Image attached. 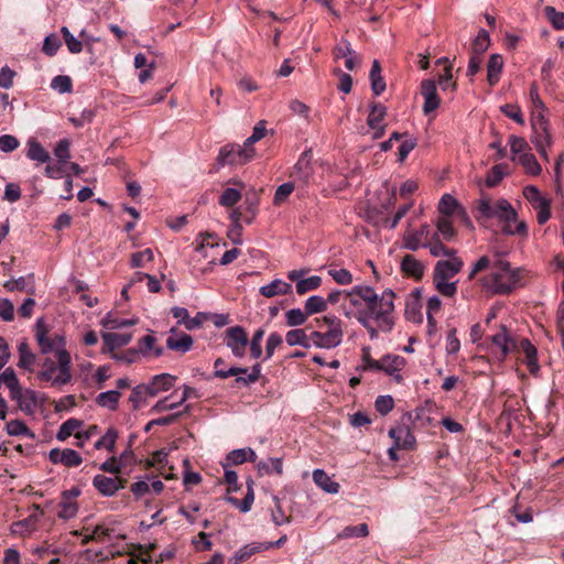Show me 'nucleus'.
<instances>
[{"label": "nucleus", "instance_id": "obj_16", "mask_svg": "<svg viewBox=\"0 0 564 564\" xmlns=\"http://www.w3.org/2000/svg\"><path fill=\"white\" fill-rule=\"evenodd\" d=\"M424 248L430 249V253L433 257H454L456 254L455 249H449L443 245L437 232H426Z\"/></svg>", "mask_w": 564, "mask_h": 564}, {"label": "nucleus", "instance_id": "obj_62", "mask_svg": "<svg viewBox=\"0 0 564 564\" xmlns=\"http://www.w3.org/2000/svg\"><path fill=\"white\" fill-rule=\"evenodd\" d=\"M153 251L150 248H147L140 252H135L131 254L130 264L132 268H142L145 262L153 261Z\"/></svg>", "mask_w": 564, "mask_h": 564}, {"label": "nucleus", "instance_id": "obj_27", "mask_svg": "<svg viewBox=\"0 0 564 564\" xmlns=\"http://www.w3.org/2000/svg\"><path fill=\"white\" fill-rule=\"evenodd\" d=\"M426 232H431L427 225H422L420 230L408 232L404 237V247L412 251L424 247Z\"/></svg>", "mask_w": 564, "mask_h": 564}, {"label": "nucleus", "instance_id": "obj_18", "mask_svg": "<svg viewBox=\"0 0 564 564\" xmlns=\"http://www.w3.org/2000/svg\"><path fill=\"white\" fill-rule=\"evenodd\" d=\"M176 381V377L170 373L156 375L151 379L148 386L150 390V397H154L162 391L170 390Z\"/></svg>", "mask_w": 564, "mask_h": 564}, {"label": "nucleus", "instance_id": "obj_32", "mask_svg": "<svg viewBox=\"0 0 564 564\" xmlns=\"http://www.w3.org/2000/svg\"><path fill=\"white\" fill-rule=\"evenodd\" d=\"M34 275L29 274L28 276H20L19 279L7 281L3 286L10 291H26L33 293Z\"/></svg>", "mask_w": 564, "mask_h": 564}, {"label": "nucleus", "instance_id": "obj_52", "mask_svg": "<svg viewBox=\"0 0 564 564\" xmlns=\"http://www.w3.org/2000/svg\"><path fill=\"white\" fill-rule=\"evenodd\" d=\"M437 234L446 241H451L455 237V229L449 217H440L436 223Z\"/></svg>", "mask_w": 564, "mask_h": 564}, {"label": "nucleus", "instance_id": "obj_35", "mask_svg": "<svg viewBox=\"0 0 564 564\" xmlns=\"http://www.w3.org/2000/svg\"><path fill=\"white\" fill-rule=\"evenodd\" d=\"M490 46L489 33L485 29H480L478 35L471 43L470 54L481 56Z\"/></svg>", "mask_w": 564, "mask_h": 564}, {"label": "nucleus", "instance_id": "obj_61", "mask_svg": "<svg viewBox=\"0 0 564 564\" xmlns=\"http://www.w3.org/2000/svg\"><path fill=\"white\" fill-rule=\"evenodd\" d=\"M51 87L61 94L70 93L73 90V82L69 76L57 75L52 79Z\"/></svg>", "mask_w": 564, "mask_h": 564}, {"label": "nucleus", "instance_id": "obj_54", "mask_svg": "<svg viewBox=\"0 0 564 564\" xmlns=\"http://www.w3.org/2000/svg\"><path fill=\"white\" fill-rule=\"evenodd\" d=\"M520 164L525 171L532 175H538L541 172V166L538 163L535 156L531 152L522 153L519 156Z\"/></svg>", "mask_w": 564, "mask_h": 564}, {"label": "nucleus", "instance_id": "obj_34", "mask_svg": "<svg viewBox=\"0 0 564 564\" xmlns=\"http://www.w3.org/2000/svg\"><path fill=\"white\" fill-rule=\"evenodd\" d=\"M225 360L223 358H217L214 362L215 372L214 376L217 378L226 379L232 376L245 375L248 371V368L242 367H230L225 369Z\"/></svg>", "mask_w": 564, "mask_h": 564}, {"label": "nucleus", "instance_id": "obj_50", "mask_svg": "<svg viewBox=\"0 0 564 564\" xmlns=\"http://www.w3.org/2000/svg\"><path fill=\"white\" fill-rule=\"evenodd\" d=\"M117 437H118V432L116 429L113 427H109L106 432V434L100 437L96 443H95V448L96 449H101V448H106L108 449L109 452H112L113 448H115V445H116V441H117Z\"/></svg>", "mask_w": 564, "mask_h": 564}, {"label": "nucleus", "instance_id": "obj_2", "mask_svg": "<svg viewBox=\"0 0 564 564\" xmlns=\"http://www.w3.org/2000/svg\"><path fill=\"white\" fill-rule=\"evenodd\" d=\"M486 269H490V273L482 278V285L494 293L508 294L517 288L521 280L519 269H511L510 263L500 258L491 262L487 256H482L478 259L468 279L473 280L478 272Z\"/></svg>", "mask_w": 564, "mask_h": 564}, {"label": "nucleus", "instance_id": "obj_5", "mask_svg": "<svg viewBox=\"0 0 564 564\" xmlns=\"http://www.w3.org/2000/svg\"><path fill=\"white\" fill-rule=\"evenodd\" d=\"M464 262L458 257L440 260L434 267L433 282L436 290L444 296L453 297L457 292V282H449L463 268Z\"/></svg>", "mask_w": 564, "mask_h": 564}, {"label": "nucleus", "instance_id": "obj_10", "mask_svg": "<svg viewBox=\"0 0 564 564\" xmlns=\"http://www.w3.org/2000/svg\"><path fill=\"white\" fill-rule=\"evenodd\" d=\"M343 335V329L314 330L310 335V340L317 348L332 349L340 345Z\"/></svg>", "mask_w": 564, "mask_h": 564}, {"label": "nucleus", "instance_id": "obj_37", "mask_svg": "<svg viewBox=\"0 0 564 564\" xmlns=\"http://www.w3.org/2000/svg\"><path fill=\"white\" fill-rule=\"evenodd\" d=\"M225 500L235 506L236 508H238L241 512H248L250 511L254 501L253 487L249 486L247 494L242 500H239L238 498L232 496H227Z\"/></svg>", "mask_w": 564, "mask_h": 564}, {"label": "nucleus", "instance_id": "obj_3", "mask_svg": "<svg viewBox=\"0 0 564 564\" xmlns=\"http://www.w3.org/2000/svg\"><path fill=\"white\" fill-rule=\"evenodd\" d=\"M475 218L487 226V221L497 218L502 223V231L507 235H527L528 227L524 221L517 220V213L506 199L492 202L489 197H482L477 202Z\"/></svg>", "mask_w": 564, "mask_h": 564}, {"label": "nucleus", "instance_id": "obj_17", "mask_svg": "<svg viewBox=\"0 0 564 564\" xmlns=\"http://www.w3.org/2000/svg\"><path fill=\"white\" fill-rule=\"evenodd\" d=\"M405 366V359L401 356L387 355L381 358L380 370L387 375L392 376L397 382L402 381V376L399 371Z\"/></svg>", "mask_w": 564, "mask_h": 564}, {"label": "nucleus", "instance_id": "obj_29", "mask_svg": "<svg viewBox=\"0 0 564 564\" xmlns=\"http://www.w3.org/2000/svg\"><path fill=\"white\" fill-rule=\"evenodd\" d=\"M389 435L395 441L398 447L409 449L415 444V438L408 427L392 429Z\"/></svg>", "mask_w": 564, "mask_h": 564}, {"label": "nucleus", "instance_id": "obj_63", "mask_svg": "<svg viewBox=\"0 0 564 564\" xmlns=\"http://www.w3.org/2000/svg\"><path fill=\"white\" fill-rule=\"evenodd\" d=\"M445 349L448 355H456L460 349V340L457 337V329L455 327H451L447 330Z\"/></svg>", "mask_w": 564, "mask_h": 564}, {"label": "nucleus", "instance_id": "obj_51", "mask_svg": "<svg viewBox=\"0 0 564 564\" xmlns=\"http://www.w3.org/2000/svg\"><path fill=\"white\" fill-rule=\"evenodd\" d=\"M138 319L135 318H120L116 316L108 315L102 321L104 327L108 329H119L123 327H129L135 325Z\"/></svg>", "mask_w": 564, "mask_h": 564}, {"label": "nucleus", "instance_id": "obj_64", "mask_svg": "<svg viewBox=\"0 0 564 564\" xmlns=\"http://www.w3.org/2000/svg\"><path fill=\"white\" fill-rule=\"evenodd\" d=\"M241 198V194L236 188H226L219 197V204L225 207H232Z\"/></svg>", "mask_w": 564, "mask_h": 564}, {"label": "nucleus", "instance_id": "obj_46", "mask_svg": "<svg viewBox=\"0 0 564 564\" xmlns=\"http://www.w3.org/2000/svg\"><path fill=\"white\" fill-rule=\"evenodd\" d=\"M156 343V338L152 335H147L139 340V352L142 355L149 354L153 350L155 357H160L163 355L164 350L162 347H154Z\"/></svg>", "mask_w": 564, "mask_h": 564}, {"label": "nucleus", "instance_id": "obj_28", "mask_svg": "<svg viewBox=\"0 0 564 564\" xmlns=\"http://www.w3.org/2000/svg\"><path fill=\"white\" fill-rule=\"evenodd\" d=\"M18 352H19V362L18 367L26 370V371H33V366L36 361V356L33 354L30 349V346L26 340H22L18 345Z\"/></svg>", "mask_w": 564, "mask_h": 564}, {"label": "nucleus", "instance_id": "obj_22", "mask_svg": "<svg viewBox=\"0 0 564 564\" xmlns=\"http://www.w3.org/2000/svg\"><path fill=\"white\" fill-rule=\"evenodd\" d=\"M491 341L500 348L501 359H505L514 348V340L508 335L507 328L501 325L500 332L491 337Z\"/></svg>", "mask_w": 564, "mask_h": 564}, {"label": "nucleus", "instance_id": "obj_60", "mask_svg": "<svg viewBox=\"0 0 564 564\" xmlns=\"http://www.w3.org/2000/svg\"><path fill=\"white\" fill-rule=\"evenodd\" d=\"M54 154L57 158V161L63 164H67L68 159L70 158V142L68 139L59 140L55 148Z\"/></svg>", "mask_w": 564, "mask_h": 564}, {"label": "nucleus", "instance_id": "obj_12", "mask_svg": "<svg viewBox=\"0 0 564 564\" xmlns=\"http://www.w3.org/2000/svg\"><path fill=\"white\" fill-rule=\"evenodd\" d=\"M421 95L424 98L423 112L425 115H430L440 107L441 98L437 95L436 84L433 79L421 82Z\"/></svg>", "mask_w": 564, "mask_h": 564}, {"label": "nucleus", "instance_id": "obj_13", "mask_svg": "<svg viewBox=\"0 0 564 564\" xmlns=\"http://www.w3.org/2000/svg\"><path fill=\"white\" fill-rule=\"evenodd\" d=\"M11 400L15 401L18 408L26 415L33 414L40 404L39 393L31 389H23L21 386L19 387L17 397L11 398Z\"/></svg>", "mask_w": 564, "mask_h": 564}, {"label": "nucleus", "instance_id": "obj_26", "mask_svg": "<svg viewBox=\"0 0 564 564\" xmlns=\"http://www.w3.org/2000/svg\"><path fill=\"white\" fill-rule=\"evenodd\" d=\"M502 67H503L502 56L499 54L490 55L488 64H487V82L491 87L495 86L499 82L500 74L502 72Z\"/></svg>", "mask_w": 564, "mask_h": 564}, {"label": "nucleus", "instance_id": "obj_55", "mask_svg": "<svg viewBox=\"0 0 564 564\" xmlns=\"http://www.w3.org/2000/svg\"><path fill=\"white\" fill-rule=\"evenodd\" d=\"M257 467L261 475H268L271 474L272 471H275L278 475H281L283 470L281 458H269L267 462L258 463Z\"/></svg>", "mask_w": 564, "mask_h": 564}, {"label": "nucleus", "instance_id": "obj_6", "mask_svg": "<svg viewBox=\"0 0 564 564\" xmlns=\"http://www.w3.org/2000/svg\"><path fill=\"white\" fill-rule=\"evenodd\" d=\"M254 156V150H240V144H226L220 148L217 161L221 165H242Z\"/></svg>", "mask_w": 564, "mask_h": 564}, {"label": "nucleus", "instance_id": "obj_43", "mask_svg": "<svg viewBox=\"0 0 564 564\" xmlns=\"http://www.w3.org/2000/svg\"><path fill=\"white\" fill-rule=\"evenodd\" d=\"M150 397V390L147 384H139L131 390L129 401L132 403L133 410L141 408L145 403L147 398Z\"/></svg>", "mask_w": 564, "mask_h": 564}, {"label": "nucleus", "instance_id": "obj_4", "mask_svg": "<svg viewBox=\"0 0 564 564\" xmlns=\"http://www.w3.org/2000/svg\"><path fill=\"white\" fill-rule=\"evenodd\" d=\"M35 338L42 354L54 352L58 361V375L53 380V386H65L72 380V357L65 349V338L55 334L54 337L47 335V329L37 321L35 325Z\"/></svg>", "mask_w": 564, "mask_h": 564}, {"label": "nucleus", "instance_id": "obj_7", "mask_svg": "<svg viewBox=\"0 0 564 564\" xmlns=\"http://www.w3.org/2000/svg\"><path fill=\"white\" fill-rule=\"evenodd\" d=\"M533 138L532 142L541 156L546 158V148L551 143V135L549 133V122L546 118L539 113L532 119Z\"/></svg>", "mask_w": 564, "mask_h": 564}, {"label": "nucleus", "instance_id": "obj_48", "mask_svg": "<svg viewBox=\"0 0 564 564\" xmlns=\"http://www.w3.org/2000/svg\"><path fill=\"white\" fill-rule=\"evenodd\" d=\"M307 318L308 315L305 308H292L285 313V323L290 327L301 326L306 322Z\"/></svg>", "mask_w": 564, "mask_h": 564}, {"label": "nucleus", "instance_id": "obj_31", "mask_svg": "<svg viewBox=\"0 0 564 564\" xmlns=\"http://www.w3.org/2000/svg\"><path fill=\"white\" fill-rule=\"evenodd\" d=\"M261 364L257 362L251 367L250 372L247 371L245 375L235 376L236 378L232 382V387L242 388L257 382L261 376Z\"/></svg>", "mask_w": 564, "mask_h": 564}, {"label": "nucleus", "instance_id": "obj_24", "mask_svg": "<svg viewBox=\"0 0 564 564\" xmlns=\"http://www.w3.org/2000/svg\"><path fill=\"white\" fill-rule=\"evenodd\" d=\"M520 347L525 356V364L531 375L536 376L540 366L538 364V350L527 338L520 341Z\"/></svg>", "mask_w": 564, "mask_h": 564}, {"label": "nucleus", "instance_id": "obj_21", "mask_svg": "<svg viewBox=\"0 0 564 564\" xmlns=\"http://www.w3.org/2000/svg\"><path fill=\"white\" fill-rule=\"evenodd\" d=\"M256 459L257 455L254 451L250 447L234 449L230 453H228L226 457V463L223 466L224 468H227L230 465H240L243 464L245 462L254 463Z\"/></svg>", "mask_w": 564, "mask_h": 564}, {"label": "nucleus", "instance_id": "obj_49", "mask_svg": "<svg viewBox=\"0 0 564 564\" xmlns=\"http://www.w3.org/2000/svg\"><path fill=\"white\" fill-rule=\"evenodd\" d=\"M78 511V505L76 501L67 500L62 498L58 503L57 517L59 519L68 520L76 516Z\"/></svg>", "mask_w": 564, "mask_h": 564}, {"label": "nucleus", "instance_id": "obj_47", "mask_svg": "<svg viewBox=\"0 0 564 564\" xmlns=\"http://www.w3.org/2000/svg\"><path fill=\"white\" fill-rule=\"evenodd\" d=\"M313 169L311 163H307L304 160H299L293 167L291 176L297 178L304 183H307L310 177L312 176Z\"/></svg>", "mask_w": 564, "mask_h": 564}, {"label": "nucleus", "instance_id": "obj_30", "mask_svg": "<svg viewBox=\"0 0 564 564\" xmlns=\"http://www.w3.org/2000/svg\"><path fill=\"white\" fill-rule=\"evenodd\" d=\"M313 480L319 488L328 494H337L339 491V484L332 480L323 469H315L313 471Z\"/></svg>", "mask_w": 564, "mask_h": 564}, {"label": "nucleus", "instance_id": "obj_8", "mask_svg": "<svg viewBox=\"0 0 564 564\" xmlns=\"http://www.w3.org/2000/svg\"><path fill=\"white\" fill-rule=\"evenodd\" d=\"M225 344L235 357L241 358L246 355L249 345L248 334L241 326L229 327L225 330Z\"/></svg>", "mask_w": 564, "mask_h": 564}, {"label": "nucleus", "instance_id": "obj_53", "mask_svg": "<svg viewBox=\"0 0 564 564\" xmlns=\"http://www.w3.org/2000/svg\"><path fill=\"white\" fill-rule=\"evenodd\" d=\"M61 33L63 35V39L65 41V44L68 48V51L72 53V54H78L83 51V42L80 41V39H76L72 32L68 30V28L66 26H63L61 29Z\"/></svg>", "mask_w": 564, "mask_h": 564}, {"label": "nucleus", "instance_id": "obj_38", "mask_svg": "<svg viewBox=\"0 0 564 564\" xmlns=\"http://www.w3.org/2000/svg\"><path fill=\"white\" fill-rule=\"evenodd\" d=\"M285 340L289 346L300 345L304 348H310V336L306 335L305 329L296 328L289 330L285 335Z\"/></svg>", "mask_w": 564, "mask_h": 564}, {"label": "nucleus", "instance_id": "obj_59", "mask_svg": "<svg viewBox=\"0 0 564 564\" xmlns=\"http://www.w3.org/2000/svg\"><path fill=\"white\" fill-rule=\"evenodd\" d=\"M369 533L368 525L366 523H360L358 525H348L339 534L340 539H348L352 536L364 538Z\"/></svg>", "mask_w": 564, "mask_h": 564}, {"label": "nucleus", "instance_id": "obj_1", "mask_svg": "<svg viewBox=\"0 0 564 564\" xmlns=\"http://www.w3.org/2000/svg\"><path fill=\"white\" fill-rule=\"evenodd\" d=\"M350 308H345L346 317H355L364 326L370 338L378 337L379 332L389 333L393 327L394 293L386 290L378 295L373 288L355 285L346 293Z\"/></svg>", "mask_w": 564, "mask_h": 564}, {"label": "nucleus", "instance_id": "obj_57", "mask_svg": "<svg viewBox=\"0 0 564 564\" xmlns=\"http://www.w3.org/2000/svg\"><path fill=\"white\" fill-rule=\"evenodd\" d=\"M544 13L549 22L555 30H564V13L556 11L554 7L546 6Z\"/></svg>", "mask_w": 564, "mask_h": 564}, {"label": "nucleus", "instance_id": "obj_33", "mask_svg": "<svg viewBox=\"0 0 564 564\" xmlns=\"http://www.w3.org/2000/svg\"><path fill=\"white\" fill-rule=\"evenodd\" d=\"M120 398H121L120 391L109 390V391L99 393L96 398V403L99 406L107 408L111 411H116L118 409Z\"/></svg>", "mask_w": 564, "mask_h": 564}, {"label": "nucleus", "instance_id": "obj_23", "mask_svg": "<svg viewBox=\"0 0 564 564\" xmlns=\"http://www.w3.org/2000/svg\"><path fill=\"white\" fill-rule=\"evenodd\" d=\"M290 293H292V285L280 279H275L271 283L260 288V294L269 299L276 295H288Z\"/></svg>", "mask_w": 564, "mask_h": 564}, {"label": "nucleus", "instance_id": "obj_11", "mask_svg": "<svg viewBox=\"0 0 564 564\" xmlns=\"http://www.w3.org/2000/svg\"><path fill=\"white\" fill-rule=\"evenodd\" d=\"M48 459L52 464H61L65 467H77L83 463L82 456L72 448H52L48 453Z\"/></svg>", "mask_w": 564, "mask_h": 564}, {"label": "nucleus", "instance_id": "obj_25", "mask_svg": "<svg viewBox=\"0 0 564 564\" xmlns=\"http://www.w3.org/2000/svg\"><path fill=\"white\" fill-rule=\"evenodd\" d=\"M93 486L104 497H111L118 491L115 478L105 475H96L93 479Z\"/></svg>", "mask_w": 564, "mask_h": 564}, {"label": "nucleus", "instance_id": "obj_44", "mask_svg": "<svg viewBox=\"0 0 564 564\" xmlns=\"http://www.w3.org/2000/svg\"><path fill=\"white\" fill-rule=\"evenodd\" d=\"M523 196L530 202L534 209H538L550 203V199L543 197L538 187L532 185L524 187Z\"/></svg>", "mask_w": 564, "mask_h": 564}, {"label": "nucleus", "instance_id": "obj_15", "mask_svg": "<svg viewBox=\"0 0 564 564\" xmlns=\"http://www.w3.org/2000/svg\"><path fill=\"white\" fill-rule=\"evenodd\" d=\"M132 339V334H118V333H104L102 340L104 346L101 348L102 354H115V349L128 345Z\"/></svg>", "mask_w": 564, "mask_h": 564}, {"label": "nucleus", "instance_id": "obj_58", "mask_svg": "<svg viewBox=\"0 0 564 564\" xmlns=\"http://www.w3.org/2000/svg\"><path fill=\"white\" fill-rule=\"evenodd\" d=\"M263 336H264V329L263 328H258L253 333V336H252L251 340L249 341V344H250V356L253 359H259L262 356V354H263L262 347H261V341H262Z\"/></svg>", "mask_w": 564, "mask_h": 564}, {"label": "nucleus", "instance_id": "obj_39", "mask_svg": "<svg viewBox=\"0 0 564 564\" xmlns=\"http://www.w3.org/2000/svg\"><path fill=\"white\" fill-rule=\"evenodd\" d=\"M7 432L11 436H26L32 440L35 438V434L28 427V425L21 420H12L6 425Z\"/></svg>", "mask_w": 564, "mask_h": 564}, {"label": "nucleus", "instance_id": "obj_19", "mask_svg": "<svg viewBox=\"0 0 564 564\" xmlns=\"http://www.w3.org/2000/svg\"><path fill=\"white\" fill-rule=\"evenodd\" d=\"M402 272L415 280H421L424 274V265L421 261L415 259L412 254H406L403 257L401 262Z\"/></svg>", "mask_w": 564, "mask_h": 564}, {"label": "nucleus", "instance_id": "obj_36", "mask_svg": "<svg viewBox=\"0 0 564 564\" xmlns=\"http://www.w3.org/2000/svg\"><path fill=\"white\" fill-rule=\"evenodd\" d=\"M0 378L3 384L7 386L10 392V398H15L19 393V387L21 386L19 379L15 375V371L9 367L4 369L3 372L0 373Z\"/></svg>", "mask_w": 564, "mask_h": 564}, {"label": "nucleus", "instance_id": "obj_45", "mask_svg": "<svg viewBox=\"0 0 564 564\" xmlns=\"http://www.w3.org/2000/svg\"><path fill=\"white\" fill-rule=\"evenodd\" d=\"M83 422L77 419H68L61 426L56 434V438L59 442L66 441L74 432H76Z\"/></svg>", "mask_w": 564, "mask_h": 564}, {"label": "nucleus", "instance_id": "obj_41", "mask_svg": "<svg viewBox=\"0 0 564 564\" xmlns=\"http://www.w3.org/2000/svg\"><path fill=\"white\" fill-rule=\"evenodd\" d=\"M58 372V361L55 362L51 358H45L42 364V369L37 372V379L41 381H51V386H53V380L55 379L54 372Z\"/></svg>", "mask_w": 564, "mask_h": 564}, {"label": "nucleus", "instance_id": "obj_9", "mask_svg": "<svg viewBox=\"0 0 564 564\" xmlns=\"http://www.w3.org/2000/svg\"><path fill=\"white\" fill-rule=\"evenodd\" d=\"M308 271L310 269H301L288 272V279L295 282V289L299 295H304L311 291H315L322 285V278L318 275L305 278Z\"/></svg>", "mask_w": 564, "mask_h": 564}, {"label": "nucleus", "instance_id": "obj_20", "mask_svg": "<svg viewBox=\"0 0 564 564\" xmlns=\"http://www.w3.org/2000/svg\"><path fill=\"white\" fill-rule=\"evenodd\" d=\"M26 158L40 163L51 162L50 153L43 148V145L34 138H30L26 142Z\"/></svg>", "mask_w": 564, "mask_h": 564}, {"label": "nucleus", "instance_id": "obj_56", "mask_svg": "<svg viewBox=\"0 0 564 564\" xmlns=\"http://www.w3.org/2000/svg\"><path fill=\"white\" fill-rule=\"evenodd\" d=\"M457 207L458 203L452 195H443L438 204V210L442 214L441 217H449L454 214Z\"/></svg>", "mask_w": 564, "mask_h": 564}, {"label": "nucleus", "instance_id": "obj_14", "mask_svg": "<svg viewBox=\"0 0 564 564\" xmlns=\"http://www.w3.org/2000/svg\"><path fill=\"white\" fill-rule=\"evenodd\" d=\"M193 343L192 336L172 328L171 335L166 339V347L173 351L185 354L192 349Z\"/></svg>", "mask_w": 564, "mask_h": 564}, {"label": "nucleus", "instance_id": "obj_42", "mask_svg": "<svg viewBox=\"0 0 564 564\" xmlns=\"http://www.w3.org/2000/svg\"><path fill=\"white\" fill-rule=\"evenodd\" d=\"M304 308L308 316L323 313L327 310V301L319 295H312L305 301Z\"/></svg>", "mask_w": 564, "mask_h": 564}, {"label": "nucleus", "instance_id": "obj_40", "mask_svg": "<svg viewBox=\"0 0 564 564\" xmlns=\"http://www.w3.org/2000/svg\"><path fill=\"white\" fill-rule=\"evenodd\" d=\"M386 113H387V108L383 105L378 104V102H373L371 105V109H370V112H369L368 118H367V124L371 129L379 128V124L384 119Z\"/></svg>", "mask_w": 564, "mask_h": 564}]
</instances>
